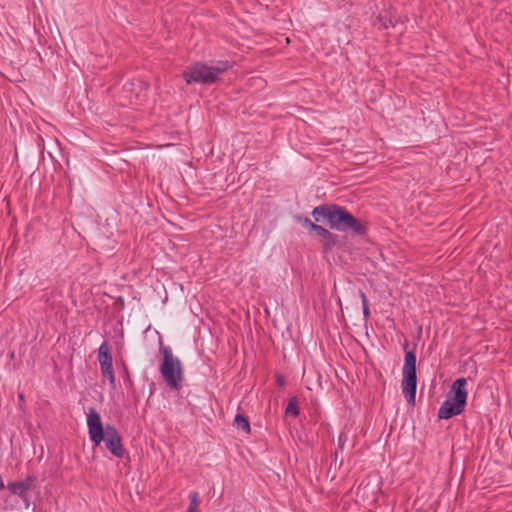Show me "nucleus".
Instances as JSON below:
<instances>
[{
    "mask_svg": "<svg viewBox=\"0 0 512 512\" xmlns=\"http://www.w3.org/2000/svg\"><path fill=\"white\" fill-rule=\"evenodd\" d=\"M87 427L89 439L95 446L104 442L112 455L117 458L123 457L125 450L118 430L110 424L104 427L100 414L94 408H90L87 413Z\"/></svg>",
    "mask_w": 512,
    "mask_h": 512,
    "instance_id": "nucleus-2",
    "label": "nucleus"
},
{
    "mask_svg": "<svg viewBox=\"0 0 512 512\" xmlns=\"http://www.w3.org/2000/svg\"><path fill=\"white\" fill-rule=\"evenodd\" d=\"M160 352L163 355V361L159 368L160 373L169 388L172 390H179L183 381L181 361L178 357L173 355L170 346L161 345Z\"/></svg>",
    "mask_w": 512,
    "mask_h": 512,
    "instance_id": "nucleus-5",
    "label": "nucleus"
},
{
    "mask_svg": "<svg viewBox=\"0 0 512 512\" xmlns=\"http://www.w3.org/2000/svg\"><path fill=\"white\" fill-rule=\"evenodd\" d=\"M98 361L100 364L101 372L106 376L111 385H115V373L112 364V355L108 343L105 341L101 344L98 350Z\"/></svg>",
    "mask_w": 512,
    "mask_h": 512,
    "instance_id": "nucleus-7",
    "label": "nucleus"
},
{
    "mask_svg": "<svg viewBox=\"0 0 512 512\" xmlns=\"http://www.w3.org/2000/svg\"><path fill=\"white\" fill-rule=\"evenodd\" d=\"M35 481L36 477L33 475H29L23 480L9 482L7 485V489L11 494L16 495L23 500L26 509H29L30 507L28 493Z\"/></svg>",
    "mask_w": 512,
    "mask_h": 512,
    "instance_id": "nucleus-6",
    "label": "nucleus"
},
{
    "mask_svg": "<svg viewBox=\"0 0 512 512\" xmlns=\"http://www.w3.org/2000/svg\"><path fill=\"white\" fill-rule=\"evenodd\" d=\"M190 504L189 506H193V507H198V493L197 492H192L190 495Z\"/></svg>",
    "mask_w": 512,
    "mask_h": 512,
    "instance_id": "nucleus-17",
    "label": "nucleus"
},
{
    "mask_svg": "<svg viewBox=\"0 0 512 512\" xmlns=\"http://www.w3.org/2000/svg\"><path fill=\"white\" fill-rule=\"evenodd\" d=\"M312 216L316 222L326 219L331 229L338 231L351 230L359 236L367 233V227L343 206L336 204L319 205L313 209Z\"/></svg>",
    "mask_w": 512,
    "mask_h": 512,
    "instance_id": "nucleus-1",
    "label": "nucleus"
},
{
    "mask_svg": "<svg viewBox=\"0 0 512 512\" xmlns=\"http://www.w3.org/2000/svg\"><path fill=\"white\" fill-rule=\"evenodd\" d=\"M18 399H19V402H21V403L25 402V397L22 393L18 394Z\"/></svg>",
    "mask_w": 512,
    "mask_h": 512,
    "instance_id": "nucleus-19",
    "label": "nucleus"
},
{
    "mask_svg": "<svg viewBox=\"0 0 512 512\" xmlns=\"http://www.w3.org/2000/svg\"><path fill=\"white\" fill-rule=\"evenodd\" d=\"M377 20H378L380 29H387L390 26H393V22L390 18H384L382 16H379Z\"/></svg>",
    "mask_w": 512,
    "mask_h": 512,
    "instance_id": "nucleus-13",
    "label": "nucleus"
},
{
    "mask_svg": "<svg viewBox=\"0 0 512 512\" xmlns=\"http://www.w3.org/2000/svg\"><path fill=\"white\" fill-rule=\"evenodd\" d=\"M232 67L227 60H213L208 62H195L183 72V78L188 85L196 83L212 85L219 81L220 75Z\"/></svg>",
    "mask_w": 512,
    "mask_h": 512,
    "instance_id": "nucleus-3",
    "label": "nucleus"
},
{
    "mask_svg": "<svg viewBox=\"0 0 512 512\" xmlns=\"http://www.w3.org/2000/svg\"><path fill=\"white\" fill-rule=\"evenodd\" d=\"M467 380L464 377L457 378L447 395V399L441 404L438 410L440 419H450L464 411L467 401Z\"/></svg>",
    "mask_w": 512,
    "mask_h": 512,
    "instance_id": "nucleus-4",
    "label": "nucleus"
},
{
    "mask_svg": "<svg viewBox=\"0 0 512 512\" xmlns=\"http://www.w3.org/2000/svg\"><path fill=\"white\" fill-rule=\"evenodd\" d=\"M403 378L401 382L402 393L411 405L415 404L416 388H417V376L411 373H402Z\"/></svg>",
    "mask_w": 512,
    "mask_h": 512,
    "instance_id": "nucleus-8",
    "label": "nucleus"
},
{
    "mask_svg": "<svg viewBox=\"0 0 512 512\" xmlns=\"http://www.w3.org/2000/svg\"><path fill=\"white\" fill-rule=\"evenodd\" d=\"M234 427L238 430H242L245 433L250 432V423L248 421V418L243 416L242 414H237L234 418Z\"/></svg>",
    "mask_w": 512,
    "mask_h": 512,
    "instance_id": "nucleus-11",
    "label": "nucleus"
},
{
    "mask_svg": "<svg viewBox=\"0 0 512 512\" xmlns=\"http://www.w3.org/2000/svg\"><path fill=\"white\" fill-rule=\"evenodd\" d=\"M277 384H278L279 386H283V385L285 384V379H284V377H283V376H281V375H278V376H277Z\"/></svg>",
    "mask_w": 512,
    "mask_h": 512,
    "instance_id": "nucleus-18",
    "label": "nucleus"
},
{
    "mask_svg": "<svg viewBox=\"0 0 512 512\" xmlns=\"http://www.w3.org/2000/svg\"><path fill=\"white\" fill-rule=\"evenodd\" d=\"M303 226H305L306 228H309L310 230H313L315 231V228H317L319 225L312 222L309 218L305 217L303 219H300Z\"/></svg>",
    "mask_w": 512,
    "mask_h": 512,
    "instance_id": "nucleus-15",
    "label": "nucleus"
},
{
    "mask_svg": "<svg viewBox=\"0 0 512 512\" xmlns=\"http://www.w3.org/2000/svg\"><path fill=\"white\" fill-rule=\"evenodd\" d=\"M347 440H348L347 434L344 431H342L338 436V449L342 450L344 448Z\"/></svg>",
    "mask_w": 512,
    "mask_h": 512,
    "instance_id": "nucleus-16",
    "label": "nucleus"
},
{
    "mask_svg": "<svg viewBox=\"0 0 512 512\" xmlns=\"http://www.w3.org/2000/svg\"><path fill=\"white\" fill-rule=\"evenodd\" d=\"M316 234L323 239L324 251H330L336 244V235L331 233L329 230L319 225L315 228Z\"/></svg>",
    "mask_w": 512,
    "mask_h": 512,
    "instance_id": "nucleus-9",
    "label": "nucleus"
},
{
    "mask_svg": "<svg viewBox=\"0 0 512 512\" xmlns=\"http://www.w3.org/2000/svg\"><path fill=\"white\" fill-rule=\"evenodd\" d=\"M299 407H298V399L297 397H292L289 399L288 405L285 410L286 415H291L297 417L299 415Z\"/></svg>",
    "mask_w": 512,
    "mask_h": 512,
    "instance_id": "nucleus-12",
    "label": "nucleus"
},
{
    "mask_svg": "<svg viewBox=\"0 0 512 512\" xmlns=\"http://www.w3.org/2000/svg\"><path fill=\"white\" fill-rule=\"evenodd\" d=\"M360 297L362 300L363 314H364V317L367 318L369 316V307H368V301H367L366 295L363 293V291H360Z\"/></svg>",
    "mask_w": 512,
    "mask_h": 512,
    "instance_id": "nucleus-14",
    "label": "nucleus"
},
{
    "mask_svg": "<svg viewBox=\"0 0 512 512\" xmlns=\"http://www.w3.org/2000/svg\"><path fill=\"white\" fill-rule=\"evenodd\" d=\"M402 373L416 374V354L413 351L405 353Z\"/></svg>",
    "mask_w": 512,
    "mask_h": 512,
    "instance_id": "nucleus-10",
    "label": "nucleus"
},
{
    "mask_svg": "<svg viewBox=\"0 0 512 512\" xmlns=\"http://www.w3.org/2000/svg\"><path fill=\"white\" fill-rule=\"evenodd\" d=\"M187 512H197V508L193 506H189Z\"/></svg>",
    "mask_w": 512,
    "mask_h": 512,
    "instance_id": "nucleus-20",
    "label": "nucleus"
}]
</instances>
